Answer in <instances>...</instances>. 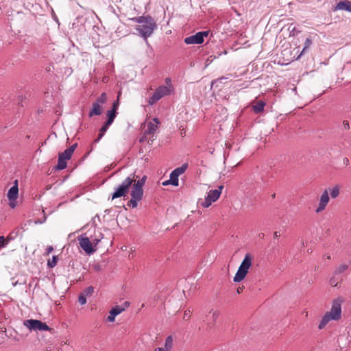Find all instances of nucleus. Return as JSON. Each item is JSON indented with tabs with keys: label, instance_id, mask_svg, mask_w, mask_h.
Wrapping results in <instances>:
<instances>
[{
	"label": "nucleus",
	"instance_id": "obj_46",
	"mask_svg": "<svg viewBox=\"0 0 351 351\" xmlns=\"http://www.w3.org/2000/svg\"><path fill=\"white\" fill-rule=\"evenodd\" d=\"M101 138H99V136H97V138L96 139L94 140L93 141V144H97L99 142V141L101 140Z\"/></svg>",
	"mask_w": 351,
	"mask_h": 351
},
{
	"label": "nucleus",
	"instance_id": "obj_24",
	"mask_svg": "<svg viewBox=\"0 0 351 351\" xmlns=\"http://www.w3.org/2000/svg\"><path fill=\"white\" fill-rule=\"evenodd\" d=\"M178 176L175 174L173 172L170 173V182H171V184L175 186H178L179 184Z\"/></svg>",
	"mask_w": 351,
	"mask_h": 351
},
{
	"label": "nucleus",
	"instance_id": "obj_5",
	"mask_svg": "<svg viewBox=\"0 0 351 351\" xmlns=\"http://www.w3.org/2000/svg\"><path fill=\"white\" fill-rule=\"evenodd\" d=\"M100 240V237L92 239V236L88 237L81 235L78 237L80 247L88 254H91L96 251L95 247L97 246Z\"/></svg>",
	"mask_w": 351,
	"mask_h": 351
},
{
	"label": "nucleus",
	"instance_id": "obj_14",
	"mask_svg": "<svg viewBox=\"0 0 351 351\" xmlns=\"http://www.w3.org/2000/svg\"><path fill=\"white\" fill-rule=\"evenodd\" d=\"M184 43L187 45L202 44L204 43V40H202L199 33L197 32L195 35L185 38Z\"/></svg>",
	"mask_w": 351,
	"mask_h": 351
},
{
	"label": "nucleus",
	"instance_id": "obj_48",
	"mask_svg": "<svg viewBox=\"0 0 351 351\" xmlns=\"http://www.w3.org/2000/svg\"><path fill=\"white\" fill-rule=\"evenodd\" d=\"M101 267L99 265H94V269L97 271H99Z\"/></svg>",
	"mask_w": 351,
	"mask_h": 351
},
{
	"label": "nucleus",
	"instance_id": "obj_20",
	"mask_svg": "<svg viewBox=\"0 0 351 351\" xmlns=\"http://www.w3.org/2000/svg\"><path fill=\"white\" fill-rule=\"evenodd\" d=\"M158 130V125L154 124L152 122H149L147 124V128L145 131V134H154Z\"/></svg>",
	"mask_w": 351,
	"mask_h": 351
},
{
	"label": "nucleus",
	"instance_id": "obj_44",
	"mask_svg": "<svg viewBox=\"0 0 351 351\" xmlns=\"http://www.w3.org/2000/svg\"><path fill=\"white\" fill-rule=\"evenodd\" d=\"M154 351H169L168 350H167L166 348H157L154 350Z\"/></svg>",
	"mask_w": 351,
	"mask_h": 351
},
{
	"label": "nucleus",
	"instance_id": "obj_40",
	"mask_svg": "<svg viewBox=\"0 0 351 351\" xmlns=\"http://www.w3.org/2000/svg\"><path fill=\"white\" fill-rule=\"evenodd\" d=\"M53 250V247L52 246H49L46 249V254L49 255Z\"/></svg>",
	"mask_w": 351,
	"mask_h": 351
},
{
	"label": "nucleus",
	"instance_id": "obj_42",
	"mask_svg": "<svg viewBox=\"0 0 351 351\" xmlns=\"http://www.w3.org/2000/svg\"><path fill=\"white\" fill-rule=\"evenodd\" d=\"M343 165H348L349 164V160L348 158H344L343 160Z\"/></svg>",
	"mask_w": 351,
	"mask_h": 351
},
{
	"label": "nucleus",
	"instance_id": "obj_26",
	"mask_svg": "<svg viewBox=\"0 0 351 351\" xmlns=\"http://www.w3.org/2000/svg\"><path fill=\"white\" fill-rule=\"evenodd\" d=\"M348 268V265L341 264L340 265L335 271V275L340 274L347 270Z\"/></svg>",
	"mask_w": 351,
	"mask_h": 351
},
{
	"label": "nucleus",
	"instance_id": "obj_28",
	"mask_svg": "<svg viewBox=\"0 0 351 351\" xmlns=\"http://www.w3.org/2000/svg\"><path fill=\"white\" fill-rule=\"evenodd\" d=\"M312 45V40L311 38H307L305 40L304 47L301 51V54L304 53L306 50H308Z\"/></svg>",
	"mask_w": 351,
	"mask_h": 351
},
{
	"label": "nucleus",
	"instance_id": "obj_32",
	"mask_svg": "<svg viewBox=\"0 0 351 351\" xmlns=\"http://www.w3.org/2000/svg\"><path fill=\"white\" fill-rule=\"evenodd\" d=\"M289 30L290 31V36H295L300 33V30L298 29L295 27L291 28V25L289 26Z\"/></svg>",
	"mask_w": 351,
	"mask_h": 351
},
{
	"label": "nucleus",
	"instance_id": "obj_53",
	"mask_svg": "<svg viewBox=\"0 0 351 351\" xmlns=\"http://www.w3.org/2000/svg\"><path fill=\"white\" fill-rule=\"evenodd\" d=\"M10 206L12 207V208H14L15 206L14 204H12L10 203Z\"/></svg>",
	"mask_w": 351,
	"mask_h": 351
},
{
	"label": "nucleus",
	"instance_id": "obj_8",
	"mask_svg": "<svg viewBox=\"0 0 351 351\" xmlns=\"http://www.w3.org/2000/svg\"><path fill=\"white\" fill-rule=\"evenodd\" d=\"M171 93V85L169 86H158L152 96L149 97L148 100V104L149 105H154L156 102L160 100L162 97L169 95Z\"/></svg>",
	"mask_w": 351,
	"mask_h": 351
},
{
	"label": "nucleus",
	"instance_id": "obj_29",
	"mask_svg": "<svg viewBox=\"0 0 351 351\" xmlns=\"http://www.w3.org/2000/svg\"><path fill=\"white\" fill-rule=\"evenodd\" d=\"M58 256H53L51 259H49L47 262V266L49 268H53L57 265Z\"/></svg>",
	"mask_w": 351,
	"mask_h": 351
},
{
	"label": "nucleus",
	"instance_id": "obj_51",
	"mask_svg": "<svg viewBox=\"0 0 351 351\" xmlns=\"http://www.w3.org/2000/svg\"><path fill=\"white\" fill-rule=\"evenodd\" d=\"M170 82H171V80H170L169 78H167V79H166V83H167V84H169V83H170Z\"/></svg>",
	"mask_w": 351,
	"mask_h": 351
},
{
	"label": "nucleus",
	"instance_id": "obj_56",
	"mask_svg": "<svg viewBox=\"0 0 351 351\" xmlns=\"http://www.w3.org/2000/svg\"><path fill=\"white\" fill-rule=\"evenodd\" d=\"M326 258H327V259H330V255L327 256H326Z\"/></svg>",
	"mask_w": 351,
	"mask_h": 351
},
{
	"label": "nucleus",
	"instance_id": "obj_19",
	"mask_svg": "<svg viewBox=\"0 0 351 351\" xmlns=\"http://www.w3.org/2000/svg\"><path fill=\"white\" fill-rule=\"evenodd\" d=\"M106 116H107V120H106V123H107V124H109L111 125L112 124L114 119L116 118L117 112H115L114 109H111V110L107 111Z\"/></svg>",
	"mask_w": 351,
	"mask_h": 351
},
{
	"label": "nucleus",
	"instance_id": "obj_52",
	"mask_svg": "<svg viewBox=\"0 0 351 351\" xmlns=\"http://www.w3.org/2000/svg\"><path fill=\"white\" fill-rule=\"evenodd\" d=\"M43 221H35V223L37 224V223H42Z\"/></svg>",
	"mask_w": 351,
	"mask_h": 351
},
{
	"label": "nucleus",
	"instance_id": "obj_3",
	"mask_svg": "<svg viewBox=\"0 0 351 351\" xmlns=\"http://www.w3.org/2000/svg\"><path fill=\"white\" fill-rule=\"evenodd\" d=\"M135 173L130 174L127 177L121 184L115 188L114 192L112 194V199L119 197H125L129 191L130 187L135 180Z\"/></svg>",
	"mask_w": 351,
	"mask_h": 351
},
{
	"label": "nucleus",
	"instance_id": "obj_57",
	"mask_svg": "<svg viewBox=\"0 0 351 351\" xmlns=\"http://www.w3.org/2000/svg\"><path fill=\"white\" fill-rule=\"evenodd\" d=\"M143 141H144V140H143V138H141L140 139V141H140V142H143Z\"/></svg>",
	"mask_w": 351,
	"mask_h": 351
},
{
	"label": "nucleus",
	"instance_id": "obj_45",
	"mask_svg": "<svg viewBox=\"0 0 351 351\" xmlns=\"http://www.w3.org/2000/svg\"><path fill=\"white\" fill-rule=\"evenodd\" d=\"M243 290V287H239L237 288V291L238 293H241Z\"/></svg>",
	"mask_w": 351,
	"mask_h": 351
},
{
	"label": "nucleus",
	"instance_id": "obj_55",
	"mask_svg": "<svg viewBox=\"0 0 351 351\" xmlns=\"http://www.w3.org/2000/svg\"><path fill=\"white\" fill-rule=\"evenodd\" d=\"M129 305V303L128 302H125V306H128Z\"/></svg>",
	"mask_w": 351,
	"mask_h": 351
},
{
	"label": "nucleus",
	"instance_id": "obj_25",
	"mask_svg": "<svg viewBox=\"0 0 351 351\" xmlns=\"http://www.w3.org/2000/svg\"><path fill=\"white\" fill-rule=\"evenodd\" d=\"M209 314L212 315V317L211 318H212L213 322L211 323V324L215 325L216 322H217V319H218V317L219 316V314H220L219 311L211 309L209 311Z\"/></svg>",
	"mask_w": 351,
	"mask_h": 351
},
{
	"label": "nucleus",
	"instance_id": "obj_18",
	"mask_svg": "<svg viewBox=\"0 0 351 351\" xmlns=\"http://www.w3.org/2000/svg\"><path fill=\"white\" fill-rule=\"evenodd\" d=\"M265 106V102L262 100H259L252 106V109L254 112L258 114L263 111Z\"/></svg>",
	"mask_w": 351,
	"mask_h": 351
},
{
	"label": "nucleus",
	"instance_id": "obj_13",
	"mask_svg": "<svg viewBox=\"0 0 351 351\" xmlns=\"http://www.w3.org/2000/svg\"><path fill=\"white\" fill-rule=\"evenodd\" d=\"M337 10H346L348 12H351V1L348 0L340 1L336 4L333 9V11Z\"/></svg>",
	"mask_w": 351,
	"mask_h": 351
},
{
	"label": "nucleus",
	"instance_id": "obj_12",
	"mask_svg": "<svg viewBox=\"0 0 351 351\" xmlns=\"http://www.w3.org/2000/svg\"><path fill=\"white\" fill-rule=\"evenodd\" d=\"M329 202L328 191L326 189L320 197L319 206L316 208V213H320L324 210Z\"/></svg>",
	"mask_w": 351,
	"mask_h": 351
},
{
	"label": "nucleus",
	"instance_id": "obj_49",
	"mask_svg": "<svg viewBox=\"0 0 351 351\" xmlns=\"http://www.w3.org/2000/svg\"><path fill=\"white\" fill-rule=\"evenodd\" d=\"M280 234H279V232H277V231H276V232H274V237L275 238H278V237H280Z\"/></svg>",
	"mask_w": 351,
	"mask_h": 351
},
{
	"label": "nucleus",
	"instance_id": "obj_6",
	"mask_svg": "<svg viewBox=\"0 0 351 351\" xmlns=\"http://www.w3.org/2000/svg\"><path fill=\"white\" fill-rule=\"evenodd\" d=\"M77 146V143H75L66 149L63 152L60 153L58 155V164L53 167L56 171H60L64 169L67 166V160H70L72 155Z\"/></svg>",
	"mask_w": 351,
	"mask_h": 351
},
{
	"label": "nucleus",
	"instance_id": "obj_43",
	"mask_svg": "<svg viewBox=\"0 0 351 351\" xmlns=\"http://www.w3.org/2000/svg\"><path fill=\"white\" fill-rule=\"evenodd\" d=\"M169 184H171V182H170V179L162 182L163 186H167Z\"/></svg>",
	"mask_w": 351,
	"mask_h": 351
},
{
	"label": "nucleus",
	"instance_id": "obj_41",
	"mask_svg": "<svg viewBox=\"0 0 351 351\" xmlns=\"http://www.w3.org/2000/svg\"><path fill=\"white\" fill-rule=\"evenodd\" d=\"M118 105H119V101L118 100L114 101L112 109H114L115 112H117V109Z\"/></svg>",
	"mask_w": 351,
	"mask_h": 351
},
{
	"label": "nucleus",
	"instance_id": "obj_35",
	"mask_svg": "<svg viewBox=\"0 0 351 351\" xmlns=\"http://www.w3.org/2000/svg\"><path fill=\"white\" fill-rule=\"evenodd\" d=\"M110 126V125L107 124V123L105 122L104 123V125L101 126V128L99 129V130H101V132H102V133L103 132L106 133Z\"/></svg>",
	"mask_w": 351,
	"mask_h": 351
},
{
	"label": "nucleus",
	"instance_id": "obj_10",
	"mask_svg": "<svg viewBox=\"0 0 351 351\" xmlns=\"http://www.w3.org/2000/svg\"><path fill=\"white\" fill-rule=\"evenodd\" d=\"M223 188V186L221 185L218 187L217 189H213L209 191L207 197L205 198L204 201L201 203L202 206L204 208H208L211 205L213 202L217 201L221 193Z\"/></svg>",
	"mask_w": 351,
	"mask_h": 351
},
{
	"label": "nucleus",
	"instance_id": "obj_16",
	"mask_svg": "<svg viewBox=\"0 0 351 351\" xmlns=\"http://www.w3.org/2000/svg\"><path fill=\"white\" fill-rule=\"evenodd\" d=\"M130 195L131 199L128 201V206L133 208H136L138 206V202L141 201L143 196L132 192L130 193Z\"/></svg>",
	"mask_w": 351,
	"mask_h": 351
},
{
	"label": "nucleus",
	"instance_id": "obj_17",
	"mask_svg": "<svg viewBox=\"0 0 351 351\" xmlns=\"http://www.w3.org/2000/svg\"><path fill=\"white\" fill-rule=\"evenodd\" d=\"M339 147L342 149H350L351 147V136L343 135L339 141Z\"/></svg>",
	"mask_w": 351,
	"mask_h": 351
},
{
	"label": "nucleus",
	"instance_id": "obj_33",
	"mask_svg": "<svg viewBox=\"0 0 351 351\" xmlns=\"http://www.w3.org/2000/svg\"><path fill=\"white\" fill-rule=\"evenodd\" d=\"M78 302L81 305H84L86 303V295H84V293H80L78 297Z\"/></svg>",
	"mask_w": 351,
	"mask_h": 351
},
{
	"label": "nucleus",
	"instance_id": "obj_31",
	"mask_svg": "<svg viewBox=\"0 0 351 351\" xmlns=\"http://www.w3.org/2000/svg\"><path fill=\"white\" fill-rule=\"evenodd\" d=\"M339 283V282L338 279L336 278L335 275L334 274V276L331 277L330 279V284L331 285L332 287H338Z\"/></svg>",
	"mask_w": 351,
	"mask_h": 351
},
{
	"label": "nucleus",
	"instance_id": "obj_7",
	"mask_svg": "<svg viewBox=\"0 0 351 351\" xmlns=\"http://www.w3.org/2000/svg\"><path fill=\"white\" fill-rule=\"evenodd\" d=\"M107 101V95L106 93H103L97 99L96 101L93 103L92 108L89 111L88 116L92 117L93 116H99L102 114L104 105Z\"/></svg>",
	"mask_w": 351,
	"mask_h": 351
},
{
	"label": "nucleus",
	"instance_id": "obj_30",
	"mask_svg": "<svg viewBox=\"0 0 351 351\" xmlns=\"http://www.w3.org/2000/svg\"><path fill=\"white\" fill-rule=\"evenodd\" d=\"M93 291H94L93 287L89 286L84 290V292L82 293H84V295L86 296H90L93 294Z\"/></svg>",
	"mask_w": 351,
	"mask_h": 351
},
{
	"label": "nucleus",
	"instance_id": "obj_9",
	"mask_svg": "<svg viewBox=\"0 0 351 351\" xmlns=\"http://www.w3.org/2000/svg\"><path fill=\"white\" fill-rule=\"evenodd\" d=\"M24 326H26L30 330L34 331H47L51 330L50 327L45 322L38 319H27L23 323Z\"/></svg>",
	"mask_w": 351,
	"mask_h": 351
},
{
	"label": "nucleus",
	"instance_id": "obj_22",
	"mask_svg": "<svg viewBox=\"0 0 351 351\" xmlns=\"http://www.w3.org/2000/svg\"><path fill=\"white\" fill-rule=\"evenodd\" d=\"M328 191L330 193L332 198H336L339 195V187L336 185L332 189H329Z\"/></svg>",
	"mask_w": 351,
	"mask_h": 351
},
{
	"label": "nucleus",
	"instance_id": "obj_34",
	"mask_svg": "<svg viewBox=\"0 0 351 351\" xmlns=\"http://www.w3.org/2000/svg\"><path fill=\"white\" fill-rule=\"evenodd\" d=\"M8 244V241H5V239L3 236H0V249L4 247Z\"/></svg>",
	"mask_w": 351,
	"mask_h": 351
},
{
	"label": "nucleus",
	"instance_id": "obj_1",
	"mask_svg": "<svg viewBox=\"0 0 351 351\" xmlns=\"http://www.w3.org/2000/svg\"><path fill=\"white\" fill-rule=\"evenodd\" d=\"M131 20L138 23L135 27V29L138 32L137 34L142 37L148 45L147 38L153 34L157 28L156 21L149 15L134 17Z\"/></svg>",
	"mask_w": 351,
	"mask_h": 351
},
{
	"label": "nucleus",
	"instance_id": "obj_21",
	"mask_svg": "<svg viewBox=\"0 0 351 351\" xmlns=\"http://www.w3.org/2000/svg\"><path fill=\"white\" fill-rule=\"evenodd\" d=\"M189 165L187 163H184L181 167L175 169L172 172L180 176L181 174L185 172Z\"/></svg>",
	"mask_w": 351,
	"mask_h": 351
},
{
	"label": "nucleus",
	"instance_id": "obj_11",
	"mask_svg": "<svg viewBox=\"0 0 351 351\" xmlns=\"http://www.w3.org/2000/svg\"><path fill=\"white\" fill-rule=\"evenodd\" d=\"M138 178L137 176L135 177V180L133 182V186L132 188V193L141 195L143 196V186H144L145 181L147 180V176H144L141 179L136 180V179Z\"/></svg>",
	"mask_w": 351,
	"mask_h": 351
},
{
	"label": "nucleus",
	"instance_id": "obj_47",
	"mask_svg": "<svg viewBox=\"0 0 351 351\" xmlns=\"http://www.w3.org/2000/svg\"><path fill=\"white\" fill-rule=\"evenodd\" d=\"M105 135V133L102 132H101V130H99V134H98V136L101 138H102V137Z\"/></svg>",
	"mask_w": 351,
	"mask_h": 351
},
{
	"label": "nucleus",
	"instance_id": "obj_2",
	"mask_svg": "<svg viewBox=\"0 0 351 351\" xmlns=\"http://www.w3.org/2000/svg\"><path fill=\"white\" fill-rule=\"evenodd\" d=\"M345 302L343 297L339 296L332 302L330 311L326 313L319 324V329H323L331 320L338 321L341 318V305Z\"/></svg>",
	"mask_w": 351,
	"mask_h": 351
},
{
	"label": "nucleus",
	"instance_id": "obj_4",
	"mask_svg": "<svg viewBox=\"0 0 351 351\" xmlns=\"http://www.w3.org/2000/svg\"><path fill=\"white\" fill-rule=\"evenodd\" d=\"M252 264V256L250 253H247L233 278L234 282H239L242 281L248 273Z\"/></svg>",
	"mask_w": 351,
	"mask_h": 351
},
{
	"label": "nucleus",
	"instance_id": "obj_38",
	"mask_svg": "<svg viewBox=\"0 0 351 351\" xmlns=\"http://www.w3.org/2000/svg\"><path fill=\"white\" fill-rule=\"evenodd\" d=\"M116 315L110 312V315L108 317V320L110 322H114Z\"/></svg>",
	"mask_w": 351,
	"mask_h": 351
},
{
	"label": "nucleus",
	"instance_id": "obj_39",
	"mask_svg": "<svg viewBox=\"0 0 351 351\" xmlns=\"http://www.w3.org/2000/svg\"><path fill=\"white\" fill-rule=\"evenodd\" d=\"M191 311L188 309V310H186L184 311V318H186V317H191Z\"/></svg>",
	"mask_w": 351,
	"mask_h": 351
},
{
	"label": "nucleus",
	"instance_id": "obj_27",
	"mask_svg": "<svg viewBox=\"0 0 351 351\" xmlns=\"http://www.w3.org/2000/svg\"><path fill=\"white\" fill-rule=\"evenodd\" d=\"M124 310V308H123L121 306H115L110 310V312L117 316L119 315L121 313H122Z\"/></svg>",
	"mask_w": 351,
	"mask_h": 351
},
{
	"label": "nucleus",
	"instance_id": "obj_54",
	"mask_svg": "<svg viewBox=\"0 0 351 351\" xmlns=\"http://www.w3.org/2000/svg\"><path fill=\"white\" fill-rule=\"evenodd\" d=\"M271 197H272V198H275V197H276V193L272 194V195H271Z\"/></svg>",
	"mask_w": 351,
	"mask_h": 351
},
{
	"label": "nucleus",
	"instance_id": "obj_36",
	"mask_svg": "<svg viewBox=\"0 0 351 351\" xmlns=\"http://www.w3.org/2000/svg\"><path fill=\"white\" fill-rule=\"evenodd\" d=\"M202 40H204V37H206L209 34V31H203V32H198Z\"/></svg>",
	"mask_w": 351,
	"mask_h": 351
},
{
	"label": "nucleus",
	"instance_id": "obj_50",
	"mask_svg": "<svg viewBox=\"0 0 351 351\" xmlns=\"http://www.w3.org/2000/svg\"><path fill=\"white\" fill-rule=\"evenodd\" d=\"M153 120H154V121H155L157 125L160 123V122L157 118H154Z\"/></svg>",
	"mask_w": 351,
	"mask_h": 351
},
{
	"label": "nucleus",
	"instance_id": "obj_37",
	"mask_svg": "<svg viewBox=\"0 0 351 351\" xmlns=\"http://www.w3.org/2000/svg\"><path fill=\"white\" fill-rule=\"evenodd\" d=\"M343 128L346 130L350 129V124L348 121L344 120L343 121Z\"/></svg>",
	"mask_w": 351,
	"mask_h": 351
},
{
	"label": "nucleus",
	"instance_id": "obj_15",
	"mask_svg": "<svg viewBox=\"0 0 351 351\" xmlns=\"http://www.w3.org/2000/svg\"><path fill=\"white\" fill-rule=\"evenodd\" d=\"M18 181L15 180L14 185L9 189L7 196L10 200H15L18 197Z\"/></svg>",
	"mask_w": 351,
	"mask_h": 351
},
{
	"label": "nucleus",
	"instance_id": "obj_23",
	"mask_svg": "<svg viewBox=\"0 0 351 351\" xmlns=\"http://www.w3.org/2000/svg\"><path fill=\"white\" fill-rule=\"evenodd\" d=\"M173 337L172 336L169 335L168 336L166 339H165V348H166L167 350L171 351V348L173 347Z\"/></svg>",
	"mask_w": 351,
	"mask_h": 351
}]
</instances>
